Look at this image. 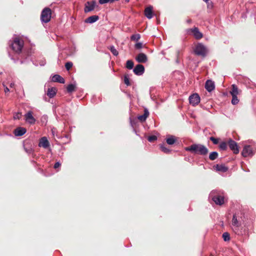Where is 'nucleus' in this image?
<instances>
[{"instance_id":"obj_1","label":"nucleus","mask_w":256,"mask_h":256,"mask_svg":"<svg viewBox=\"0 0 256 256\" xmlns=\"http://www.w3.org/2000/svg\"><path fill=\"white\" fill-rule=\"evenodd\" d=\"M10 46L14 52L18 54V60L20 59V64L27 63L31 60V56L32 54V48L24 50L22 52L24 47V41L18 38H16L11 43Z\"/></svg>"},{"instance_id":"obj_2","label":"nucleus","mask_w":256,"mask_h":256,"mask_svg":"<svg viewBox=\"0 0 256 256\" xmlns=\"http://www.w3.org/2000/svg\"><path fill=\"white\" fill-rule=\"evenodd\" d=\"M184 150L195 154L206 156L208 153V148L202 144H194L190 146L184 148Z\"/></svg>"},{"instance_id":"obj_3","label":"nucleus","mask_w":256,"mask_h":256,"mask_svg":"<svg viewBox=\"0 0 256 256\" xmlns=\"http://www.w3.org/2000/svg\"><path fill=\"white\" fill-rule=\"evenodd\" d=\"M224 192L223 190H215L209 194V198L211 199L217 205L221 206L224 204Z\"/></svg>"},{"instance_id":"obj_4","label":"nucleus","mask_w":256,"mask_h":256,"mask_svg":"<svg viewBox=\"0 0 256 256\" xmlns=\"http://www.w3.org/2000/svg\"><path fill=\"white\" fill-rule=\"evenodd\" d=\"M244 216L241 212H238L234 214L232 220V226L238 228L242 226V224L244 227L246 226V224L244 222Z\"/></svg>"},{"instance_id":"obj_5","label":"nucleus","mask_w":256,"mask_h":256,"mask_svg":"<svg viewBox=\"0 0 256 256\" xmlns=\"http://www.w3.org/2000/svg\"><path fill=\"white\" fill-rule=\"evenodd\" d=\"M52 10L49 8H45L42 12L40 20L42 22L47 23L50 20Z\"/></svg>"},{"instance_id":"obj_6","label":"nucleus","mask_w":256,"mask_h":256,"mask_svg":"<svg viewBox=\"0 0 256 256\" xmlns=\"http://www.w3.org/2000/svg\"><path fill=\"white\" fill-rule=\"evenodd\" d=\"M194 52L197 56L204 57L206 55V48L203 44L202 43H198L196 46Z\"/></svg>"},{"instance_id":"obj_7","label":"nucleus","mask_w":256,"mask_h":256,"mask_svg":"<svg viewBox=\"0 0 256 256\" xmlns=\"http://www.w3.org/2000/svg\"><path fill=\"white\" fill-rule=\"evenodd\" d=\"M255 154V151L254 150L250 145L245 146L242 152V154L244 157L252 156Z\"/></svg>"},{"instance_id":"obj_8","label":"nucleus","mask_w":256,"mask_h":256,"mask_svg":"<svg viewBox=\"0 0 256 256\" xmlns=\"http://www.w3.org/2000/svg\"><path fill=\"white\" fill-rule=\"evenodd\" d=\"M96 6V2L94 0L86 2L84 4V12L88 13L92 11Z\"/></svg>"},{"instance_id":"obj_9","label":"nucleus","mask_w":256,"mask_h":256,"mask_svg":"<svg viewBox=\"0 0 256 256\" xmlns=\"http://www.w3.org/2000/svg\"><path fill=\"white\" fill-rule=\"evenodd\" d=\"M200 100L199 95L196 93L192 94L189 97L190 104L193 106L198 104L200 102Z\"/></svg>"},{"instance_id":"obj_10","label":"nucleus","mask_w":256,"mask_h":256,"mask_svg":"<svg viewBox=\"0 0 256 256\" xmlns=\"http://www.w3.org/2000/svg\"><path fill=\"white\" fill-rule=\"evenodd\" d=\"M24 119L26 122L30 124H34L36 120L32 116V112L28 111L24 114Z\"/></svg>"},{"instance_id":"obj_11","label":"nucleus","mask_w":256,"mask_h":256,"mask_svg":"<svg viewBox=\"0 0 256 256\" xmlns=\"http://www.w3.org/2000/svg\"><path fill=\"white\" fill-rule=\"evenodd\" d=\"M230 148L233 152L234 154H238L239 152V149L237 143L232 139H230L228 141Z\"/></svg>"},{"instance_id":"obj_12","label":"nucleus","mask_w":256,"mask_h":256,"mask_svg":"<svg viewBox=\"0 0 256 256\" xmlns=\"http://www.w3.org/2000/svg\"><path fill=\"white\" fill-rule=\"evenodd\" d=\"M144 67L143 65L138 64L133 69V72L136 76H142L144 72Z\"/></svg>"},{"instance_id":"obj_13","label":"nucleus","mask_w":256,"mask_h":256,"mask_svg":"<svg viewBox=\"0 0 256 256\" xmlns=\"http://www.w3.org/2000/svg\"><path fill=\"white\" fill-rule=\"evenodd\" d=\"M136 60L139 63H146L148 62L147 56L142 52L138 54L136 57Z\"/></svg>"},{"instance_id":"obj_14","label":"nucleus","mask_w":256,"mask_h":256,"mask_svg":"<svg viewBox=\"0 0 256 256\" xmlns=\"http://www.w3.org/2000/svg\"><path fill=\"white\" fill-rule=\"evenodd\" d=\"M205 88L208 92H211L215 88V84L211 80H208L205 84Z\"/></svg>"},{"instance_id":"obj_15","label":"nucleus","mask_w":256,"mask_h":256,"mask_svg":"<svg viewBox=\"0 0 256 256\" xmlns=\"http://www.w3.org/2000/svg\"><path fill=\"white\" fill-rule=\"evenodd\" d=\"M26 132V129L24 128L19 126L14 129V134L16 136H21Z\"/></svg>"},{"instance_id":"obj_16","label":"nucleus","mask_w":256,"mask_h":256,"mask_svg":"<svg viewBox=\"0 0 256 256\" xmlns=\"http://www.w3.org/2000/svg\"><path fill=\"white\" fill-rule=\"evenodd\" d=\"M23 146L25 152L28 154H32V156L34 154L32 146L28 144V142L26 141L24 142Z\"/></svg>"},{"instance_id":"obj_17","label":"nucleus","mask_w":256,"mask_h":256,"mask_svg":"<svg viewBox=\"0 0 256 256\" xmlns=\"http://www.w3.org/2000/svg\"><path fill=\"white\" fill-rule=\"evenodd\" d=\"M153 7L149 6L144 10V15L147 18L150 20L153 17Z\"/></svg>"},{"instance_id":"obj_18","label":"nucleus","mask_w":256,"mask_h":256,"mask_svg":"<svg viewBox=\"0 0 256 256\" xmlns=\"http://www.w3.org/2000/svg\"><path fill=\"white\" fill-rule=\"evenodd\" d=\"M50 146V143L47 138L45 136L42 138L38 143V146L46 148Z\"/></svg>"},{"instance_id":"obj_19","label":"nucleus","mask_w":256,"mask_h":256,"mask_svg":"<svg viewBox=\"0 0 256 256\" xmlns=\"http://www.w3.org/2000/svg\"><path fill=\"white\" fill-rule=\"evenodd\" d=\"M192 32L196 39H200L202 37V34L200 32L198 28L194 27L188 30V32Z\"/></svg>"},{"instance_id":"obj_20","label":"nucleus","mask_w":256,"mask_h":256,"mask_svg":"<svg viewBox=\"0 0 256 256\" xmlns=\"http://www.w3.org/2000/svg\"><path fill=\"white\" fill-rule=\"evenodd\" d=\"M178 139V138L176 137L174 135H168L166 139V142L168 145H172L176 142Z\"/></svg>"},{"instance_id":"obj_21","label":"nucleus","mask_w":256,"mask_h":256,"mask_svg":"<svg viewBox=\"0 0 256 256\" xmlns=\"http://www.w3.org/2000/svg\"><path fill=\"white\" fill-rule=\"evenodd\" d=\"M100 18L97 15H93L86 18L84 20V22L86 24H93L99 20Z\"/></svg>"},{"instance_id":"obj_22","label":"nucleus","mask_w":256,"mask_h":256,"mask_svg":"<svg viewBox=\"0 0 256 256\" xmlns=\"http://www.w3.org/2000/svg\"><path fill=\"white\" fill-rule=\"evenodd\" d=\"M57 89L55 87H50L48 88L47 91V95L50 98H54L56 94Z\"/></svg>"},{"instance_id":"obj_23","label":"nucleus","mask_w":256,"mask_h":256,"mask_svg":"<svg viewBox=\"0 0 256 256\" xmlns=\"http://www.w3.org/2000/svg\"><path fill=\"white\" fill-rule=\"evenodd\" d=\"M52 80L54 82H58L60 84H64V79L59 74H54L52 76Z\"/></svg>"},{"instance_id":"obj_24","label":"nucleus","mask_w":256,"mask_h":256,"mask_svg":"<svg viewBox=\"0 0 256 256\" xmlns=\"http://www.w3.org/2000/svg\"><path fill=\"white\" fill-rule=\"evenodd\" d=\"M149 112L148 108H145L144 110V114L142 115H140L138 116V119L140 120L141 122H145L146 118L149 116Z\"/></svg>"},{"instance_id":"obj_25","label":"nucleus","mask_w":256,"mask_h":256,"mask_svg":"<svg viewBox=\"0 0 256 256\" xmlns=\"http://www.w3.org/2000/svg\"><path fill=\"white\" fill-rule=\"evenodd\" d=\"M32 62V64L36 66H44L46 64V61L44 58H42L40 60H36L35 61H32L31 59V60Z\"/></svg>"},{"instance_id":"obj_26","label":"nucleus","mask_w":256,"mask_h":256,"mask_svg":"<svg viewBox=\"0 0 256 256\" xmlns=\"http://www.w3.org/2000/svg\"><path fill=\"white\" fill-rule=\"evenodd\" d=\"M214 166L216 168V170L218 172H225L228 170V168L224 164H217Z\"/></svg>"},{"instance_id":"obj_27","label":"nucleus","mask_w":256,"mask_h":256,"mask_svg":"<svg viewBox=\"0 0 256 256\" xmlns=\"http://www.w3.org/2000/svg\"><path fill=\"white\" fill-rule=\"evenodd\" d=\"M76 88V82H74V84H70L68 85L66 87V90L68 93H72V92L75 90Z\"/></svg>"},{"instance_id":"obj_28","label":"nucleus","mask_w":256,"mask_h":256,"mask_svg":"<svg viewBox=\"0 0 256 256\" xmlns=\"http://www.w3.org/2000/svg\"><path fill=\"white\" fill-rule=\"evenodd\" d=\"M160 148L162 152L166 154L170 153L172 151L170 148H166L164 144H160Z\"/></svg>"},{"instance_id":"obj_29","label":"nucleus","mask_w":256,"mask_h":256,"mask_svg":"<svg viewBox=\"0 0 256 256\" xmlns=\"http://www.w3.org/2000/svg\"><path fill=\"white\" fill-rule=\"evenodd\" d=\"M232 96H237L238 94V88L236 84L232 85V90L230 92Z\"/></svg>"},{"instance_id":"obj_30","label":"nucleus","mask_w":256,"mask_h":256,"mask_svg":"<svg viewBox=\"0 0 256 256\" xmlns=\"http://www.w3.org/2000/svg\"><path fill=\"white\" fill-rule=\"evenodd\" d=\"M218 152H212L209 154V158L212 160H214L218 157Z\"/></svg>"},{"instance_id":"obj_31","label":"nucleus","mask_w":256,"mask_h":256,"mask_svg":"<svg viewBox=\"0 0 256 256\" xmlns=\"http://www.w3.org/2000/svg\"><path fill=\"white\" fill-rule=\"evenodd\" d=\"M110 50L111 52L114 55V56H118V51L116 49L114 46L112 45L108 47V48Z\"/></svg>"},{"instance_id":"obj_32","label":"nucleus","mask_w":256,"mask_h":256,"mask_svg":"<svg viewBox=\"0 0 256 256\" xmlns=\"http://www.w3.org/2000/svg\"><path fill=\"white\" fill-rule=\"evenodd\" d=\"M22 114L21 112H14L13 114V118L14 120H20L22 118Z\"/></svg>"},{"instance_id":"obj_33","label":"nucleus","mask_w":256,"mask_h":256,"mask_svg":"<svg viewBox=\"0 0 256 256\" xmlns=\"http://www.w3.org/2000/svg\"><path fill=\"white\" fill-rule=\"evenodd\" d=\"M134 62L132 60L126 61V68L128 70H132L134 68Z\"/></svg>"},{"instance_id":"obj_34","label":"nucleus","mask_w":256,"mask_h":256,"mask_svg":"<svg viewBox=\"0 0 256 256\" xmlns=\"http://www.w3.org/2000/svg\"><path fill=\"white\" fill-rule=\"evenodd\" d=\"M119 0H99L98 2L100 4H104L107 3H113L114 2H118Z\"/></svg>"},{"instance_id":"obj_35","label":"nucleus","mask_w":256,"mask_h":256,"mask_svg":"<svg viewBox=\"0 0 256 256\" xmlns=\"http://www.w3.org/2000/svg\"><path fill=\"white\" fill-rule=\"evenodd\" d=\"M222 237L224 242H228L230 240V235L228 232H224L223 233Z\"/></svg>"},{"instance_id":"obj_36","label":"nucleus","mask_w":256,"mask_h":256,"mask_svg":"<svg viewBox=\"0 0 256 256\" xmlns=\"http://www.w3.org/2000/svg\"><path fill=\"white\" fill-rule=\"evenodd\" d=\"M219 148L222 150H225L227 148V144L225 142H222L219 145Z\"/></svg>"},{"instance_id":"obj_37","label":"nucleus","mask_w":256,"mask_h":256,"mask_svg":"<svg viewBox=\"0 0 256 256\" xmlns=\"http://www.w3.org/2000/svg\"><path fill=\"white\" fill-rule=\"evenodd\" d=\"M48 117L46 115H43L40 118V122L42 124L46 125L48 122Z\"/></svg>"},{"instance_id":"obj_38","label":"nucleus","mask_w":256,"mask_h":256,"mask_svg":"<svg viewBox=\"0 0 256 256\" xmlns=\"http://www.w3.org/2000/svg\"><path fill=\"white\" fill-rule=\"evenodd\" d=\"M140 38V34H134L130 36L132 40L138 41Z\"/></svg>"},{"instance_id":"obj_39","label":"nucleus","mask_w":256,"mask_h":256,"mask_svg":"<svg viewBox=\"0 0 256 256\" xmlns=\"http://www.w3.org/2000/svg\"><path fill=\"white\" fill-rule=\"evenodd\" d=\"M239 100L237 96H232V104L234 105L238 103Z\"/></svg>"},{"instance_id":"obj_40","label":"nucleus","mask_w":256,"mask_h":256,"mask_svg":"<svg viewBox=\"0 0 256 256\" xmlns=\"http://www.w3.org/2000/svg\"><path fill=\"white\" fill-rule=\"evenodd\" d=\"M158 139L157 136L154 135L150 136L148 137V140L149 142H153L156 140Z\"/></svg>"},{"instance_id":"obj_41","label":"nucleus","mask_w":256,"mask_h":256,"mask_svg":"<svg viewBox=\"0 0 256 256\" xmlns=\"http://www.w3.org/2000/svg\"><path fill=\"white\" fill-rule=\"evenodd\" d=\"M124 82L127 86L130 85L129 77L128 75H124Z\"/></svg>"},{"instance_id":"obj_42","label":"nucleus","mask_w":256,"mask_h":256,"mask_svg":"<svg viewBox=\"0 0 256 256\" xmlns=\"http://www.w3.org/2000/svg\"><path fill=\"white\" fill-rule=\"evenodd\" d=\"M72 66L73 64L71 62H68L65 64L66 68L68 70H70L72 68Z\"/></svg>"},{"instance_id":"obj_43","label":"nucleus","mask_w":256,"mask_h":256,"mask_svg":"<svg viewBox=\"0 0 256 256\" xmlns=\"http://www.w3.org/2000/svg\"><path fill=\"white\" fill-rule=\"evenodd\" d=\"M210 140L214 144H217L218 143V138H215L214 137H210Z\"/></svg>"},{"instance_id":"obj_44","label":"nucleus","mask_w":256,"mask_h":256,"mask_svg":"<svg viewBox=\"0 0 256 256\" xmlns=\"http://www.w3.org/2000/svg\"><path fill=\"white\" fill-rule=\"evenodd\" d=\"M134 47L136 49H140L143 47V44L141 42H137L135 44Z\"/></svg>"},{"instance_id":"obj_45","label":"nucleus","mask_w":256,"mask_h":256,"mask_svg":"<svg viewBox=\"0 0 256 256\" xmlns=\"http://www.w3.org/2000/svg\"><path fill=\"white\" fill-rule=\"evenodd\" d=\"M130 120L131 126L134 128V126L136 124V120H133L131 118H130Z\"/></svg>"},{"instance_id":"obj_46","label":"nucleus","mask_w":256,"mask_h":256,"mask_svg":"<svg viewBox=\"0 0 256 256\" xmlns=\"http://www.w3.org/2000/svg\"><path fill=\"white\" fill-rule=\"evenodd\" d=\"M61 165V163L60 162H56L54 164V168H58Z\"/></svg>"},{"instance_id":"obj_47","label":"nucleus","mask_w":256,"mask_h":256,"mask_svg":"<svg viewBox=\"0 0 256 256\" xmlns=\"http://www.w3.org/2000/svg\"><path fill=\"white\" fill-rule=\"evenodd\" d=\"M9 56L10 57V59L12 60H14V62H16V59H14L12 56H11L10 54H9Z\"/></svg>"},{"instance_id":"obj_48","label":"nucleus","mask_w":256,"mask_h":256,"mask_svg":"<svg viewBox=\"0 0 256 256\" xmlns=\"http://www.w3.org/2000/svg\"><path fill=\"white\" fill-rule=\"evenodd\" d=\"M10 91L9 89L8 88L6 87L5 88H4V92H8Z\"/></svg>"},{"instance_id":"obj_49","label":"nucleus","mask_w":256,"mask_h":256,"mask_svg":"<svg viewBox=\"0 0 256 256\" xmlns=\"http://www.w3.org/2000/svg\"><path fill=\"white\" fill-rule=\"evenodd\" d=\"M176 62L178 64H179L180 63V61L178 58H176Z\"/></svg>"},{"instance_id":"obj_50","label":"nucleus","mask_w":256,"mask_h":256,"mask_svg":"<svg viewBox=\"0 0 256 256\" xmlns=\"http://www.w3.org/2000/svg\"><path fill=\"white\" fill-rule=\"evenodd\" d=\"M186 22H187L188 23H190V22H192V20H190V19L188 20H186Z\"/></svg>"},{"instance_id":"obj_51","label":"nucleus","mask_w":256,"mask_h":256,"mask_svg":"<svg viewBox=\"0 0 256 256\" xmlns=\"http://www.w3.org/2000/svg\"><path fill=\"white\" fill-rule=\"evenodd\" d=\"M203 0L206 2H208L210 1V0Z\"/></svg>"},{"instance_id":"obj_52","label":"nucleus","mask_w":256,"mask_h":256,"mask_svg":"<svg viewBox=\"0 0 256 256\" xmlns=\"http://www.w3.org/2000/svg\"><path fill=\"white\" fill-rule=\"evenodd\" d=\"M125 2H130V0H125Z\"/></svg>"},{"instance_id":"obj_53","label":"nucleus","mask_w":256,"mask_h":256,"mask_svg":"<svg viewBox=\"0 0 256 256\" xmlns=\"http://www.w3.org/2000/svg\"><path fill=\"white\" fill-rule=\"evenodd\" d=\"M12 84H10V86H12Z\"/></svg>"}]
</instances>
